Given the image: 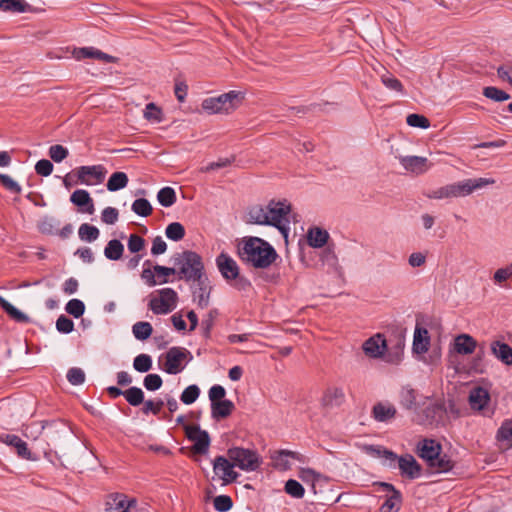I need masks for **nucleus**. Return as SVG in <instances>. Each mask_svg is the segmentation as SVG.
<instances>
[{"instance_id": "nucleus-1", "label": "nucleus", "mask_w": 512, "mask_h": 512, "mask_svg": "<svg viewBox=\"0 0 512 512\" xmlns=\"http://www.w3.org/2000/svg\"><path fill=\"white\" fill-rule=\"evenodd\" d=\"M290 212L291 204L287 200H270L266 205L249 207L245 221L248 224L273 226L287 239L290 231Z\"/></svg>"}, {"instance_id": "nucleus-2", "label": "nucleus", "mask_w": 512, "mask_h": 512, "mask_svg": "<svg viewBox=\"0 0 512 512\" xmlns=\"http://www.w3.org/2000/svg\"><path fill=\"white\" fill-rule=\"evenodd\" d=\"M239 257L254 268L266 269L277 259L274 247L259 237H244L238 247Z\"/></svg>"}, {"instance_id": "nucleus-3", "label": "nucleus", "mask_w": 512, "mask_h": 512, "mask_svg": "<svg viewBox=\"0 0 512 512\" xmlns=\"http://www.w3.org/2000/svg\"><path fill=\"white\" fill-rule=\"evenodd\" d=\"M174 264L178 267L180 279L186 281L200 280L206 276L204 273V264L199 254L194 251H183L174 256Z\"/></svg>"}, {"instance_id": "nucleus-4", "label": "nucleus", "mask_w": 512, "mask_h": 512, "mask_svg": "<svg viewBox=\"0 0 512 512\" xmlns=\"http://www.w3.org/2000/svg\"><path fill=\"white\" fill-rule=\"evenodd\" d=\"M216 266L222 277L232 283L236 289L245 291L251 287L250 281L240 276V269L237 262L227 253L222 252L216 257Z\"/></svg>"}, {"instance_id": "nucleus-5", "label": "nucleus", "mask_w": 512, "mask_h": 512, "mask_svg": "<svg viewBox=\"0 0 512 512\" xmlns=\"http://www.w3.org/2000/svg\"><path fill=\"white\" fill-rule=\"evenodd\" d=\"M243 95L238 91H229L217 97H209L202 102V109L210 114L234 111L242 102Z\"/></svg>"}, {"instance_id": "nucleus-6", "label": "nucleus", "mask_w": 512, "mask_h": 512, "mask_svg": "<svg viewBox=\"0 0 512 512\" xmlns=\"http://www.w3.org/2000/svg\"><path fill=\"white\" fill-rule=\"evenodd\" d=\"M227 456L236 467L246 472L256 471L262 464L260 455L251 449L233 447L228 449Z\"/></svg>"}, {"instance_id": "nucleus-7", "label": "nucleus", "mask_w": 512, "mask_h": 512, "mask_svg": "<svg viewBox=\"0 0 512 512\" xmlns=\"http://www.w3.org/2000/svg\"><path fill=\"white\" fill-rule=\"evenodd\" d=\"M371 450L377 455L383 454L387 460L395 461L397 459V455L392 451L381 450L380 448H371ZM398 467L401 474L409 479H416L421 475V466L410 454H406L398 458Z\"/></svg>"}, {"instance_id": "nucleus-8", "label": "nucleus", "mask_w": 512, "mask_h": 512, "mask_svg": "<svg viewBox=\"0 0 512 512\" xmlns=\"http://www.w3.org/2000/svg\"><path fill=\"white\" fill-rule=\"evenodd\" d=\"M192 354L183 347H172L165 355L164 371L175 375L180 373L188 362L192 360Z\"/></svg>"}, {"instance_id": "nucleus-9", "label": "nucleus", "mask_w": 512, "mask_h": 512, "mask_svg": "<svg viewBox=\"0 0 512 512\" xmlns=\"http://www.w3.org/2000/svg\"><path fill=\"white\" fill-rule=\"evenodd\" d=\"M159 296L153 297L149 302V308L154 314H168L177 305L178 295L172 288H163L158 291Z\"/></svg>"}, {"instance_id": "nucleus-10", "label": "nucleus", "mask_w": 512, "mask_h": 512, "mask_svg": "<svg viewBox=\"0 0 512 512\" xmlns=\"http://www.w3.org/2000/svg\"><path fill=\"white\" fill-rule=\"evenodd\" d=\"M495 183V180L492 178H475V179H465L463 181H459L457 183H452V195L453 198L465 197L472 194L474 191L478 189H482L485 186L492 185Z\"/></svg>"}, {"instance_id": "nucleus-11", "label": "nucleus", "mask_w": 512, "mask_h": 512, "mask_svg": "<svg viewBox=\"0 0 512 512\" xmlns=\"http://www.w3.org/2000/svg\"><path fill=\"white\" fill-rule=\"evenodd\" d=\"M107 170L103 165L80 166L75 170L78 182L87 186L101 184Z\"/></svg>"}, {"instance_id": "nucleus-12", "label": "nucleus", "mask_w": 512, "mask_h": 512, "mask_svg": "<svg viewBox=\"0 0 512 512\" xmlns=\"http://www.w3.org/2000/svg\"><path fill=\"white\" fill-rule=\"evenodd\" d=\"M137 500L122 493H112L105 499V512H135Z\"/></svg>"}, {"instance_id": "nucleus-13", "label": "nucleus", "mask_w": 512, "mask_h": 512, "mask_svg": "<svg viewBox=\"0 0 512 512\" xmlns=\"http://www.w3.org/2000/svg\"><path fill=\"white\" fill-rule=\"evenodd\" d=\"M236 465L224 456H217L213 461L214 473L223 481V485L230 484L237 480L239 474L234 471Z\"/></svg>"}, {"instance_id": "nucleus-14", "label": "nucleus", "mask_w": 512, "mask_h": 512, "mask_svg": "<svg viewBox=\"0 0 512 512\" xmlns=\"http://www.w3.org/2000/svg\"><path fill=\"white\" fill-rule=\"evenodd\" d=\"M185 433L190 441L194 442L193 451L197 454H205L210 445V437L207 431L201 430L197 425H186Z\"/></svg>"}, {"instance_id": "nucleus-15", "label": "nucleus", "mask_w": 512, "mask_h": 512, "mask_svg": "<svg viewBox=\"0 0 512 512\" xmlns=\"http://www.w3.org/2000/svg\"><path fill=\"white\" fill-rule=\"evenodd\" d=\"M362 349L368 357L378 359L387 351V341L382 334L377 333L363 343Z\"/></svg>"}, {"instance_id": "nucleus-16", "label": "nucleus", "mask_w": 512, "mask_h": 512, "mask_svg": "<svg viewBox=\"0 0 512 512\" xmlns=\"http://www.w3.org/2000/svg\"><path fill=\"white\" fill-rule=\"evenodd\" d=\"M403 168L411 173L420 175L428 171L432 164L426 157L421 156H399L397 157Z\"/></svg>"}, {"instance_id": "nucleus-17", "label": "nucleus", "mask_w": 512, "mask_h": 512, "mask_svg": "<svg viewBox=\"0 0 512 512\" xmlns=\"http://www.w3.org/2000/svg\"><path fill=\"white\" fill-rule=\"evenodd\" d=\"M417 452L419 457L425 460L428 465H433V461L441 452V445L435 440L424 439L417 445Z\"/></svg>"}, {"instance_id": "nucleus-18", "label": "nucleus", "mask_w": 512, "mask_h": 512, "mask_svg": "<svg viewBox=\"0 0 512 512\" xmlns=\"http://www.w3.org/2000/svg\"><path fill=\"white\" fill-rule=\"evenodd\" d=\"M345 402V393L343 388L332 386L328 387L321 398V403L325 408L340 407Z\"/></svg>"}, {"instance_id": "nucleus-19", "label": "nucleus", "mask_w": 512, "mask_h": 512, "mask_svg": "<svg viewBox=\"0 0 512 512\" xmlns=\"http://www.w3.org/2000/svg\"><path fill=\"white\" fill-rule=\"evenodd\" d=\"M379 486L383 488V490L390 492L391 494L382 504L380 511L381 512H392L393 510L397 511L399 509V505L401 503V493L395 489V487L390 483L381 482Z\"/></svg>"}, {"instance_id": "nucleus-20", "label": "nucleus", "mask_w": 512, "mask_h": 512, "mask_svg": "<svg viewBox=\"0 0 512 512\" xmlns=\"http://www.w3.org/2000/svg\"><path fill=\"white\" fill-rule=\"evenodd\" d=\"M0 11L10 13H38L42 11V9L31 6L25 0H1Z\"/></svg>"}, {"instance_id": "nucleus-21", "label": "nucleus", "mask_w": 512, "mask_h": 512, "mask_svg": "<svg viewBox=\"0 0 512 512\" xmlns=\"http://www.w3.org/2000/svg\"><path fill=\"white\" fill-rule=\"evenodd\" d=\"M0 440L8 446L14 447L19 457L27 460L32 459L31 452L28 449L26 442H24L19 436L14 434H5L0 436Z\"/></svg>"}, {"instance_id": "nucleus-22", "label": "nucleus", "mask_w": 512, "mask_h": 512, "mask_svg": "<svg viewBox=\"0 0 512 512\" xmlns=\"http://www.w3.org/2000/svg\"><path fill=\"white\" fill-rule=\"evenodd\" d=\"M70 201L88 214H93L95 211L93 199L89 192L84 189L75 190L70 196Z\"/></svg>"}, {"instance_id": "nucleus-23", "label": "nucleus", "mask_w": 512, "mask_h": 512, "mask_svg": "<svg viewBox=\"0 0 512 512\" xmlns=\"http://www.w3.org/2000/svg\"><path fill=\"white\" fill-rule=\"evenodd\" d=\"M195 282H197L198 287L193 292L194 301H196L200 308H206L209 305L211 291V288L208 284V278L204 276Z\"/></svg>"}, {"instance_id": "nucleus-24", "label": "nucleus", "mask_w": 512, "mask_h": 512, "mask_svg": "<svg viewBox=\"0 0 512 512\" xmlns=\"http://www.w3.org/2000/svg\"><path fill=\"white\" fill-rule=\"evenodd\" d=\"M454 350L461 355L472 354L476 347V340L469 334H460L454 339Z\"/></svg>"}, {"instance_id": "nucleus-25", "label": "nucleus", "mask_w": 512, "mask_h": 512, "mask_svg": "<svg viewBox=\"0 0 512 512\" xmlns=\"http://www.w3.org/2000/svg\"><path fill=\"white\" fill-rule=\"evenodd\" d=\"M290 458L300 460L301 454L290 450H280L275 451L271 456L274 467L279 470H287L290 468Z\"/></svg>"}, {"instance_id": "nucleus-26", "label": "nucleus", "mask_w": 512, "mask_h": 512, "mask_svg": "<svg viewBox=\"0 0 512 512\" xmlns=\"http://www.w3.org/2000/svg\"><path fill=\"white\" fill-rule=\"evenodd\" d=\"M77 59L94 58L99 59L105 63H115L116 57L106 54L93 47H84L75 51L74 53Z\"/></svg>"}, {"instance_id": "nucleus-27", "label": "nucleus", "mask_w": 512, "mask_h": 512, "mask_svg": "<svg viewBox=\"0 0 512 512\" xmlns=\"http://www.w3.org/2000/svg\"><path fill=\"white\" fill-rule=\"evenodd\" d=\"M396 415L395 407L390 403L379 402L373 406L372 416L378 422H386Z\"/></svg>"}, {"instance_id": "nucleus-28", "label": "nucleus", "mask_w": 512, "mask_h": 512, "mask_svg": "<svg viewBox=\"0 0 512 512\" xmlns=\"http://www.w3.org/2000/svg\"><path fill=\"white\" fill-rule=\"evenodd\" d=\"M329 239V233L319 227H312L307 232V242L313 248L324 247Z\"/></svg>"}, {"instance_id": "nucleus-29", "label": "nucleus", "mask_w": 512, "mask_h": 512, "mask_svg": "<svg viewBox=\"0 0 512 512\" xmlns=\"http://www.w3.org/2000/svg\"><path fill=\"white\" fill-rule=\"evenodd\" d=\"M493 355L506 365H512V348L504 342L494 341L491 343Z\"/></svg>"}, {"instance_id": "nucleus-30", "label": "nucleus", "mask_w": 512, "mask_h": 512, "mask_svg": "<svg viewBox=\"0 0 512 512\" xmlns=\"http://www.w3.org/2000/svg\"><path fill=\"white\" fill-rule=\"evenodd\" d=\"M490 399L489 393L482 387L473 388L469 394V403L473 409L482 410Z\"/></svg>"}, {"instance_id": "nucleus-31", "label": "nucleus", "mask_w": 512, "mask_h": 512, "mask_svg": "<svg viewBox=\"0 0 512 512\" xmlns=\"http://www.w3.org/2000/svg\"><path fill=\"white\" fill-rule=\"evenodd\" d=\"M412 348L417 354H423L428 351L429 336L428 331L425 328H415Z\"/></svg>"}, {"instance_id": "nucleus-32", "label": "nucleus", "mask_w": 512, "mask_h": 512, "mask_svg": "<svg viewBox=\"0 0 512 512\" xmlns=\"http://www.w3.org/2000/svg\"><path fill=\"white\" fill-rule=\"evenodd\" d=\"M235 406L231 400L224 399L211 404L212 418L219 420L228 417L234 410Z\"/></svg>"}, {"instance_id": "nucleus-33", "label": "nucleus", "mask_w": 512, "mask_h": 512, "mask_svg": "<svg viewBox=\"0 0 512 512\" xmlns=\"http://www.w3.org/2000/svg\"><path fill=\"white\" fill-rule=\"evenodd\" d=\"M0 307L7 313V315L18 323L29 322V317L13 306L3 296H0Z\"/></svg>"}, {"instance_id": "nucleus-34", "label": "nucleus", "mask_w": 512, "mask_h": 512, "mask_svg": "<svg viewBox=\"0 0 512 512\" xmlns=\"http://www.w3.org/2000/svg\"><path fill=\"white\" fill-rule=\"evenodd\" d=\"M128 176L124 172H114L107 181L106 187L109 191L115 192L123 189L128 184Z\"/></svg>"}, {"instance_id": "nucleus-35", "label": "nucleus", "mask_w": 512, "mask_h": 512, "mask_svg": "<svg viewBox=\"0 0 512 512\" xmlns=\"http://www.w3.org/2000/svg\"><path fill=\"white\" fill-rule=\"evenodd\" d=\"M123 252H124V246L117 239L110 240L104 249L105 257L109 260H114V261L119 260L122 257Z\"/></svg>"}, {"instance_id": "nucleus-36", "label": "nucleus", "mask_w": 512, "mask_h": 512, "mask_svg": "<svg viewBox=\"0 0 512 512\" xmlns=\"http://www.w3.org/2000/svg\"><path fill=\"white\" fill-rule=\"evenodd\" d=\"M60 222L55 217L45 216L38 223V229L41 233L47 235H55L58 233Z\"/></svg>"}, {"instance_id": "nucleus-37", "label": "nucleus", "mask_w": 512, "mask_h": 512, "mask_svg": "<svg viewBox=\"0 0 512 512\" xmlns=\"http://www.w3.org/2000/svg\"><path fill=\"white\" fill-rule=\"evenodd\" d=\"M132 332L137 340L144 341L151 336L153 328L149 322L139 321L133 325Z\"/></svg>"}, {"instance_id": "nucleus-38", "label": "nucleus", "mask_w": 512, "mask_h": 512, "mask_svg": "<svg viewBox=\"0 0 512 512\" xmlns=\"http://www.w3.org/2000/svg\"><path fill=\"white\" fill-rule=\"evenodd\" d=\"M99 234V229L96 226L90 225L88 223H83L78 230L79 238L86 242H93L97 240Z\"/></svg>"}, {"instance_id": "nucleus-39", "label": "nucleus", "mask_w": 512, "mask_h": 512, "mask_svg": "<svg viewBox=\"0 0 512 512\" xmlns=\"http://www.w3.org/2000/svg\"><path fill=\"white\" fill-rule=\"evenodd\" d=\"M157 200L163 207H171L176 202V193L172 187H163L157 193Z\"/></svg>"}, {"instance_id": "nucleus-40", "label": "nucleus", "mask_w": 512, "mask_h": 512, "mask_svg": "<svg viewBox=\"0 0 512 512\" xmlns=\"http://www.w3.org/2000/svg\"><path fill=\"white\" fill-rule=\"evenodd\" d=\"M124 397L126 401L134 407L139 406L144 402V392L141 388L133 386L124 390Z\"/></svg>"}, {"instance_id": "nucleus-41", "label": "nucleus", "mask_w": 512, "mask_h": 512, "mask_svg": "<svg viewBox=\"0 0 512 512\" xmlns=\"http://www.w3.org/2000/svg\"><path fill=\"white\" fill-rule=\"evenodd\" d=\"M400 403L408 410L413 409L416 405V391L409 387L402 388L400 392Z\"/></svg>"}, {"instance_id": "nucleus-42", "label": "nucleus", "mask_w": 512, "mask_h": 512, "mask_svg": "<svg viewBox=\"0 0 512 512\" xmlns=\"http://www.w3.org/2000/svg\"><path fill=\"white\" fill-rule=\"evenodd\" d=\"M165 234L172 241H180L185 236V228L181 223L173 222L166 227Z\"/></svg>"}, {"instance_id": "nucleus-43", "label": "nucleus", "mask_w": 512, "mask_h": 512, "mask_svg": "<svg viewBox=\"0 0 512 512\" xmlns=\"http://www.w3.org/2000/svg\"><path fill=\"white\" fill-rule=\"evenodd\" d=\"M483 95L495 102H503L510 99V95L494 86H488L483 89Z\"/></svg>"}, {"instance_id": "nucleus-44", "label": "nucleus", "mask_w": 512, "mask_h": 512, "mask_svg": "<svg viewBox=\"0 0 512 512\" xmlns=\"http://www.w3.org/2000/svg\"><path fill=\"white\" fill-rule=\"evenodd\" d=\"M134 213L141 217H147L152 213V206L150 202L145 198L136 199L131 206Z\"/></svg>"}, {"instance_id": "nucleus-45", "label": "nucleus", "mask_w": 512, "mask_h": 512, "mask_svg": "<svg viewBox=\"0 0 512 512\" xmlns=\"http://www.w3.org/2000/svg\"><path fill=\"white\" fill-rule=\"evenodd\" d=\"M512 278V262L494 272L493 281L496 285L504 287V283Z\"/></svg>"}, {"instance_id": "nucleus-46", "label": "nucleus", "mask_w": 512, "mask_h": 512, "mask_svg": "<svg viewBox=\"0 0 512 512\" xmlns=\"http://www.w3.org/2000/svg\"><path fill=\"white\" fill-rule=\"evenodd\" d=\"M424 195L429 199H436V200L453 198L452 189H451L450 184L439 187L434 190H429V191L425 192Z\"/></svg>"}, {"instance_id": "nucleus-47", "label": "nucleus", "mask_w": 512, "mask_h": 512, "mask_svg": "<svg viewBox=\"0 0 512 512\" xmlns=\"http://www.w3.org/2000/svg\"><path fill=\"white\" fill-rule=\"evenodd\" d=\"M133 367L138 372H148L152 368L151 356L148 354H139L134 358Z\"/></svg>"}, {"instance_id": "nucleus-48", "label": "nucleus", "mask_w": 512, "mask_h": 512, "mask_svg": "<svg viewBox=\"0 0 512 512\" xmlns=\"http://www.w3.org/2000/svg\"><path fill=\"white\" fill-rule=\"evenodd\" d=\"M199 395H200L199 387L195 384L189 385L182 392V394L180 396V400L184 404L190 405V404H193L198 399Z\"/></svg>"}, {"instance_id": "nucleus-49", "label": "nucleus", "mask_w": 512, "mask_h": 512, "mask_svg": "<svg viewBox=\"0 0 512 512\" xmlns=\"http://www.w3.org/2000/svg\"><path fill=\"white\" fill-rule=\"evenodd\" d=\"M65 310L68 314L75 318L81 317L85 312V304L79 299H71L65 306Z\"/></svg>"}, {"instance_id": "nucleus-50", "label": "nucleus", "mask_w": 512, "mask_h": 512, "mask_svg": "<svg viewBox=\"0 0 512 512\" xmlns=\"http://www.w3.org/2000/svg\"><path fill=\"white\" fill-rule=\"evenodd\" d=\"M429 466L433 468L435 472L441 473L451 470L453 467V463L446 455H441L440 453L439 456H437V458L435 459V461H433V465Z\"/></svg>"}, {"instance_id": "nucleus-51", "label": "nucleus", "mask_w": 512, "mask_h": 512, "mask_svg": "<svg viewBox=\"0 0 512 512\" xmlns=\"http://www.w3.org/2000/svg\"><path fill=\"white\" fill-rule=\"evenodd\" d=\"M144 118L154 123L162 121V111L154 103H148L144 110Z\"/></svg>"}, {"instance_id": "nucleus-52", "label": "nucleus", "mask_w": 512, "mask_h": 512, "mask_svg": "<svg viewBox=\"0 0 512 512\" xmlns=\"http://www.w3.org/2000/svg\"><path fill=\"white\" fill-rule=\"evenodd\" d=\"M285 492L294 498H302L305 490L303 486L294 479H289L285 483Z\"/></svg>"}, {"instance_id": "nucleus-53", "label": "nucleus", "mask_w": 512, "mask_h": 512, "mask_svg": "<svg viewBox=\"0 0 512 512\" xmlns=\"http://www.w3.org/2000/svg\"><path fill=\"white\" fill-rule=\"evenodd\" d=\"M213 505L218 512H227L233 506V501L228 495H218L213 500Z\"/></svg>"}, {"instance_id": "nucleus-54", "label": "nucleus", "mask_w": 512, "mask_h": 512, "mask_svg": "<svg viewBox=\"0 0 512 512\" xmlns=\"http://www.w3.org/2000/svg\"><path fill=\"white\" fill-rule=\"evenodd\" d=\"M48 154L54 162L60 163L68 156L69 151L64 146H62L60 144H56V145L50 146V148L48 150Z\"/></svg>"}, {"instance_id": "nucleus-55", "label": "nucleus", "mask_w": 512, "mask_h": 512, "mask_svg": "<svg viewBox=\"0 0 512 512\" xmlns=\"http://www.w3.org/2000/svg\"><path fill=\"white\" fill-rule=\"evenodd\" d=\"M406 122L411 127L422 129H427L430 127V121L428 118L420 114H409L406 118Z\"/></svg>"}, {"instance_id": "nucleus-56", "label": "nucleus", "mask_w": 512, "mask_h": 512, "mask_svg": "<svg viewBox=\"0 0 512 512\" xmlns=\"http://www.w3.org/2000/svg\"><path fill=\"white\" fill-rule=\"evenodd\" d=\"M443 412L444 406L441 403H432L425 408L426 417L429 419L428 422L430 424H432L436 418H441Z\"/></svg>"}, {"instance_id": "nucleus-57", "label": "nucleus", "mask_w": 512, "mask_h": 512, "mask_svg": "<svg viewBox=\"0 0 512 512\" xmlns=\"http://www.w3.org/2000/svg\"><path fill=\"white\" fill-rule=\"evenodd\" d=\"M163 380L158 374H148L144 377L143 385L148 391H156L161 388Z\"/></svg>"}, {"instance_id": "nucleus-58", "label": "nucleus", "mask_w": 512, "mask_h": 512, "mask_svg": "<svg viewBox=\"0 0 512 512\" xmlns=\"http://www.w3.org/2000/svg\"><path fill=\"white\" fill-rule=\"evenodd\" d=\"M154 272L158 278V284H164L168 282L167 277L176 274L177 270L171 267H165L161 265L154 266Z\"/></svg>"}, {"instance_id": "nucleus-59", "label": "nucleus", "mask_w": 512, "mask_h": 512, "mask_svg": "<svg viewBox=\"0 0 512 512\" xmlns=\"http://www.w3.org/2000/svg\"><path fill=\"white\" fill-rule=\"evenodd\" d=\"M67 380L72 385H81L85 381V373L81 368L73 367L67 372Z\"/></svg>"}, {"instance_id": "nucleus-60", "label": "nucleus", "mask_w": 512, "mask_h": 512, "mask_svg": "<svg viewBox=\"0 0 512 512\" xmlns=\"http://www.w3.org/2000/svg\"><path fill=\"white\" fill-rule=\"evenodd\" d=\"M0 183L11 193L20 194L22 191L21 186L7 174L0 173Z\"/></svg>"}, {"instance_id": "nucleus-61", "label": "nucleus", "mask_w": 512, "mask_h": 512, "mask_svg": "<svg viewBox=\"0 0 512 512\" xmlns=\"http://www.w3.org/2000/svg\"><path fill=\"white\" fill-rule=\"evenodd\" d=\"M497 439L501 441H512V417L502 423L497 432Z\"/></svg>"}, {"instance_id": "nucleus-62", "label": "nucleus", "mask_w": 512, "mask_h": 512, "mask_svg": "<svg viewBox=\"0 0 512 512\" xmlns=\"http://www.w3.org/2000/svg\"><path fill=\"white\" fill-rule=\"evenodd\" d=\"M404 344L399 341V343L390 350L387 349V355H386V362L391 364H398L401 361L402 358V350H403Z\"/></svg>"}, {"instance_id": "nucleus-63", "label": "nucleus", "mask_w": 512, "mask_h": 512, "mask_svg": "<svg viewBox=\"0 0 512 512\" xmlns=\"http://www.w3.org/2000/svg\"><path fill=\"white\" fill-rule=\"evenodd\" d=\"M143 404L142 412L144 414L147 415L152 413L154 415H158L164 406V401L161 399H158L157 401L147 400L144 401Z\"/></svg>"}, {"instance_id": "nucleus-64", "label": "nucleus", "mask_w": 512, "mask_h": 512, "mask_svg": "<svg viewBox=\"0 0 512 512\" xmlns=\"http://www.w3.org/2000/svg\"><path fill=\"white\" fill-rule=\"evenodd\" d=\"M321 261L331 268H336L338 265V258L332 247H326L321 254Z\"/></svg>"}]
</instances>
